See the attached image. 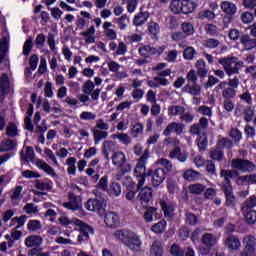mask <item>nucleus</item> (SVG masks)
Returning a JSON list of instances; mask_svg holds the SVG:
<instances>
[{
  "label": "nucleus",
  "mask_w": 256,
  "mask_h": 256,
  "mask_svg": "<svg viewBox=\"0 0 256 256\" xmlns=\"http://www.w3.org/2000/svg\"><path fill=\"white\" fill-rule=\"evenodd\" d=\"M114 237L124 243L126 247L130 248L131 251H140L141 249V238L135 232L131 230H116Z\"/></svg>",
  "instance_id": "1"
},
{
  "label": "nucleus",
  "mask_w": 256,
  "mask_h": 256,
  "mask_svg": "<svg viewBox=\"0 0 256 256\" xmlns=\"http://www.w3.org/2000/svg\"><path fill=\"white\" fill-rule=\"evenodd\" d=\"M218 63L222 65L228 77H231V75H239V70L245 67V63L235 56L220 58Z\"/></svg>",
  "instance_id": "2"
},
{
  "label": "nucleus",
  "mask_w": 256,
  "mask_h": 256,
  "mask_svg": "<svg viewBox=\"0 0 256 256\" xmlns=\"http://www.w3.org/2000/svg\"><path fill=\"white\" fill-rule=\"evenodd\" d=\"M111 159L112 165L121 169L122 173H131L133 167H131V164H127V155H125V152L121 150L113 152Z\"/></svg>",
  "instance_id": "3"
},
{
  "label": "nucleus",
  "mask_w": 256,
  "mask_h": 256,
  "mask_svg": "<svg viewBox=\"0 0 256 256\" xmlns=\"http://www.w3.org/2000/svg\"><path fill=\"white\" fill-rule=\"evenodd\" d=\"M231 167L232 169H236V171H241L242 173H251L256 171V165L253 162L241 158L232 160Z\"/></svg>",
  "instance_id": "4"
},
{
  "label": "nucleus",
  "mask_w": 256,
  "mask_h": 256,
  "mask_svg": "<svg viewBox=\"0 0 256 256\" xmlns=\"http://www.w3.org/2000/svg\"><path fill=\"white\" fill-rule=\"evenodd\" d=\"M149 157H150V151L149 149H145L142 156L138 159V162L134 169L135 177L147 176V168L145 167V165H147V161L149 160Z\"/></svg>",
  "instance_id": "5"
},
{
  "label": "nucleus",
  "mask_w": 256,
  "mask_h": 256,
  "mask_svg": "<svg viewBox=\"0 0 256 256\" xmlns=\"http://www.w3.org/2000/svg\"><path fill=\"white\" fill-rule=\"evenodd\" d=\"M152 199H153V190L151 189V187L146 186L138 190L136 201L140 202V205L143 207V209H147Z\"/></svg>",
  "instance_id": "6"
},
{
  "label": "nucleus",
  "mask_w": 256,
  "mask_h": 256,
  "mask_svg": "<svg viewBox=\"0 0 256 256\" xmlns=\"http://www.w3.org/2000/svg\"><path fill=\"white\" fill-rule=\"evenodd\" d=\"M172 133L175 135H183L185 133V124L181 122H170L163 131L164 137H171Z\"/></svg>",
  "instance_id": "7"
},
{
  "label": "nucleus",
  "mask_w": 256,
  "mask_h": 256,
  "mask_svg": "<svg viewBox=\"0 0 256 256\" xmlns=\"http://www.w3.org/2000/svg\"><path fill=\"white\" fill-rule=\"evenodd\" d=\"M202 244L204 245V248L200 249L201 255H208L211 248L217 245V238L213 234L206 233L202 236Z\"/></svg>",
  "instance_id": "8"
},
{
  "label": "nucleus",
  "mask_w": 256,
  "mask_h": 256,
  "mask_svg": "<svg viewBox=\"0 0 256 256\" xmlns=\"http://www.w3.org/2000/svg\"><path fill=\"white\" fill-rule=\"evenodd\" d=\"M139 54L141 57H151L152 55H163L165 51V46L153 47L150 45H145L139 48Z\"/></svg>",
  "instance_id": "9"
},
{
  "label": "nucleus",
  "mask_w": 256,
  "mask_h": 256,
  "mask_svg": "<svg viewBox=\"0 0 256 256\" xmlns=\"http://www.w3.org/2000/svg\"><path fill=\"white\" fill-rule=\"evenodd\" d=\"M77 227L80 231V234L77 237V241L80 244L84 243V241H89V236L95 233L93 228L83 221L81 222V225H78Z\"/></svg>",
  "instance_id": "10"
},
{
  "label": "nucleus",
  "mask_w": 256,
  "mask_h": 256,
  "mask_svg": "<svg viewBox=\"0 0 256 256\" xmlns=\"http://www.w3.org/2000/svg\"><path fill=\"white\" fill-rule=\"evenodd\" d=\"M69 201L62 204L65 209H69L70 211H79L81 209V197L75 195L73 192H69L68 194Z\"/></svg>",
  "instance_id": "11"
},
{
  "label": "nucleus",
  "mask_w": 256,
  "mask_h": 256,
  "mask_svg": "<svg viewBox=\"0 0 256 256\" xmlns=\"http://www.w3.org/2000/svg\"><path fill=\"white\" fill-rule=\"evenodd\" d=\"M243 244L245 245V248L241 253V256H255V237L247 235L243 240Z\"/></svg>",
  "instance_id": "12"
},
{
  "label": "nucleus",
  "mask_w": 256,
  "mask_h": 256,
  "mask_svg": "<svg viewBox=\"0 0 256 256\" xmlns=\"http://www.w3.org/2000/svg\"><path fill=\"white\" fill-rule=\"evenodd\" d=\"M147 175L152 177L153 187H159L165 181V170L163 168H158L154 171L149 170Z\"/></svg>",
  "instance_id": "13"
},
{
  "label": "nucleus",
  "mask_w": 256,
  "mask_h": 256,
  "mask_svg": "<svg viewBox=\"0 0 256 256\" xmlns=\"http://www.w3.org/2000/svg\"><path fill=\"white\" fill-rule=\"evenodd\" d=\"M24 244L28 249H36L43 245V237L39 235H30L24 240Z\"/></svg>",
  "instance_id": "14"
},
{
  "label": "nucleus",
  "mask_w": 256,
  "mask_h": 256,
  "mask_svg": "<svg viewBox=\"0 0 256 256\" xmlns=\"http://www.w3.org/2000/svg\"><path fill=\"white\" fill-rule=\"evenodd\" d=\"M7 93H9V76L2 74L0 78V105L5 101Z\"/></svg>",
  "instance_id": "15"
},
{
  "label": "nucleus",
  "mask_w": 256,
  "mask_h": 256,
  "mask_svg": "<svg viewBox=\"0 0 256 256\" xmlns=\"http://www.w3.org/2000/svg\"><path fill=\"white\" fill-rule=\"evenodd\" d=\"M240 43L246 51H252V49L256 48V38H251L249 34H243L240 37Z\"/></svg>",
  "instance_id": "16"
},
{
  "label": "nucleus",
  "mask_w": 256,
  "mask_h": 256,
  "mask_svg": "<svg viewBox=\"0 0 256 256\" xmlns=\"http://www.w3.org/2000/svg\"><path fill=\"white\" fill-rule=\"evenodd\" d=\"M237 175L238 173L235 170L222 169L220 172V177H223L224 179L222 187H231V179H233V177H237Z\"/></svg>",
  "instance_id": "17"
},
{
  "label": "nucleus",
  "mask_w": 256,
  "mask_h": 256,
  "mask_svg": "<svg viewBox=\"0 0 256 256\" xmlns=\"http://www.w3.org/2000/svg\"><path fill=\"white\" fill-rule=\"evenodd\" d=\"M35 165L36 167H38V169H42L44 173H47V175H50V177H57V173L55 172V169H53V167L47 164V162H45L44 160L36 159Z\"/></svg>",
  "instance_id": "18"
},
{
  "label": "nucleus",
  "mask_w": 256,
  "mask_h": 256,
  "mask_svg": "<svg viewBox=\"0 0 256 256\" xmlns=\"http://www.w3.org/2000/svg\"><path fill=\"white\" fill-rule=\"evenodd\" d=\"M104 223L107 227H118L119 223H121L119 219V215L115 212H108L105 214Z\"/></svg>",
  "instance_id": "19"
},
{
  "label": "nucleus",
  "mask_w": 256,
  "mask_h": 256,
  "mask_svg": "<svg viewBox=\"0 0 256 256\" xmlns=\"http://www.w3.org/2000/svg\"><path fill=\"white\" fill-rule=\"evenodd\" d=\"M225 245L231 251H239L241 249V240L237 236L231 235L226 238Z\"/></svg>",
  "instance_id": "20"
},
{
  "label": "nucleus",
  "mask_w": 256,
  "mask_h": 256,
  "mask_svg": "<svg viewBox=\"0 0 256 256\" xmlns=\"http://www.w3.org/2000/svg\"><path fill=\"white\" fill-rule=\"evenodd\" d=\"M117 150V145L113 141H104L102 145V153L104 155V159L109 161V153H115Z\"/></svg>",
  "instance_id": "21"
},
{
  "label": "nucleus",
  "mask_w": 256,
  "mask_h": 256,
  "mask_svg": "<svg viewBox=\"0 0 256 256\" xmlns=\"http://www.w3.org/2000/svg\"><path fill=\"white\" fill-rule=\"evenodd\" d=\"M220 9L226 15H235L237 13V5L233 2L223 1L220 4Z\"/></svg>",
  "instance_id": "22"
},
{
  "label": "nucleus",
  "mask_w": 256,
  "mask_h": 256,
  "mask_svg": "<svg viewBox=\"0 0 256 256\" xmlns=\"http://www.w3.org/2000/svg\"><path fill=\"white\" fill-rule=\"evenodd\" d=\"M111 27H113V23L104 22L103 24L104 35L106 38L109 39V41H115V39H117V31H115V29Z\"/></svg>",
  "instance_id": "23"
},
{
  "label": "nucleus",
  "mask_w": 256,
  "mask_h": 256,
  "mask_svg": "<svg viewBox=\"0 0 256 256\" xmlns=\"http://www.w3.org/2000/svg\"><path fill=\"white\" fill-rule=\"evenodd\" d=\"M148 19H149L148 12H140L134 16L133 25H135V27H143V25L147 23Z\"/></svg>",
  "instance_id": "24"
},
{
  "label": "nucleus",
  "mask_w": 256,
  "mask_h": 256,
  "mask_svg": "<svg viewBox=\"0 0 256 256\" xmlns=\"http://www.w3.org/2000/svg\"><path fill=\"white\" fill-rule=\"evenodd\" d=\"M163 242L156 240L152 243L150 248V256H163Z\"/></svg>",
  "instance_id": "25"
},
{
  "label": "nucleus",
  "mask_w": 256,
  "mask_h": 256,
  "mask_svg": "<svg viewBox=\"0 0 256 256\" xmlns=\"http://www.w3.org/2000/svg\"><path fill=\"white\" fill-rule=\"evenodd\" d=\"M195 67L197 69V74L201 78L207 77V74L209 73V70L207 69V63H205V60L199 59L198 61H196Z\"/></svg>",
  "instance_id": "26"
},
{
  "label": "nucleus",
  "mask_w": 256,
  "mask_h": 256,
  "mask_svg": "<svg viewBox=\"0 0 256 256\" xmlns=\"http://www.w3.org/2000/svg\"><path fill=\"white\" fill-rule=\"evenodd\" d=\"M197 9V4L192 0H182V13L184 15H189Z\"/></svg>",
  "instance_id": "27"
},
{
  "label": "nucleus",
  "mask_w": 256,
  "mask_h": 256,
  "mask_svg": "<svg viewBox=\"0 0 256 256\" xmlns=\"http://www.w3.org/2000/svg\"><path fill=\"white\" fill-rule=\"evenodd\" d=\"M182 91L197 97V95H201V86L197 83H193L192 85L186 84Z\"/></svg>",
  "instance_id": "28"
},
{
  "label": "nucleus",
  "mask_w": 256,
  "mask_h": 256,
  "mask_svg": "<svg viewBox=\"0 0 256 256\" xmlns=\"http://www.w3.org/2000/svg\"><path fill=\"white\" fill-rule=\"evenodd\" d=\"M236 183L237 185H253V183H256V174L239 176Z\"/></svg>",
  "instance_id": "29"
},
{
  "label": "nucleus",
  "mask_w": 256,
  "mask_h": 256,
  "mask_svg": "<svg viewBox=\"0 0 256 256\" xmlns=\"http://www.w3.org/2000/svg\"><path fill=\"white\" fill-rule=\"evenodd\" d=\"M81 35L87 45L95 43V26H91L88 30L81 32Z\"/></svg>",
  "instance_id": "30"
},
{
  "label": "nucleus",
  "mask_w": 256,
  "mask_h": 256,
  "mask_svg": "<svg viewBox=\"0 0 256 256\" xmlns=\"http://www.w3.org/2000/svg\"><path fill=\"white\" fill-rule=\"evenodd\" d=\"M169 157L170 159H178L181 163H185V161H187V154L181 152V148L179 147L171 150Z\"/></svg>",
  "instance_id": "31"
},
{
  "label": "nucleus",
  "mask_w": 256,
  "mask_h": 256,
  "mask_svg": "<svg viewBox=\"0 0 256 256\" xmlns=\"http://www.w3.org/2000/svg\"><path fill=\"white\" fill-rule=\"evenodd\" d=\"M85 207L87 211H99L103 207V202L97 199H89Z\"/></svg>",
  "instance_id": "32"
},
{
  "label": "nucleus",
  "mask_w": 256,
  "mask_h": 256,
  "mask_svg": "<svg viewBox=\"0 0 256 256\" xmlns=\"http://www.w3.org/2000/svg\"><path fill=\"white\" fill-rule=\"evenodd\" d=\"M184 111H185V107H183V106L172 105V106L168 107L169 117H177V115H179V117H181V115H183Z\"/></svg>",
  "instance_id": "33"
},
{
  "label": "nucleus",
  "mask_w": 256,
  "mask_h": 256,
  "mask_svg": "<svg viewBox=\"0 0 256 256\" xmlns=\"http://www.w3.org/2000/svg\"><path fill=\"white\" fill-rule=\"evenodd\" d=\"M225 197H226V205L231 206L235 203V196L233 195V188L231 186L222 187Z\"/></svg>",
  "instance_id": "34"
},
{
  "label": "nucleus",
  "mask_w": 256,
  "mask_h": 256,
  "mask_svg": "<svg viewBox=\"0 0 256 256\" xmlns=\"http://www.w3.org/2000/svg\"><path fill=\"white\" fill-rule=\"evenodd\" d=\"M109 185V181L107 179V176H104L100 179L98 185H97V189L94 190V194L96 195V197H101L98 193L99 190L100 191H109V189L107 188Z\"/></svg>",
  "instance_id": "35"
},
{
  "label": "nucleus",
  "mask_w": 256,
  "mask_h": 256,
  "mask_svg": "<svg viewBox=\"0 0 256 256\" xmlns=\"http://www.w3.org/2000/svg\"><path fill=\"white\" fill-rule=\"evenodd\" d=\"M244 219L248 225H255L256 223V211L255 210H244L242 211Z\"/></svg>",
  "instance_id": "36"
},
{
  "label": "nucleus",
  "mask_w": 256,
  "mask_h": 256,
  "mask_svg": "<svg viewBox=\"0 0 256 256\" xmlns=\"http://www.w3.org/2000/svg\"><path fill=\"white\" fill-rule=\"evenodd\" d=\"M170 10L175 15H179V13H183V0H173L170 3Z\"/></svg>",
  "instance_id": "37"
},
{
  "label": "nucleus",
  "mask_w": 256,
  "mask_h": 256,
  "mask_svg": "<svg viewBox=\"0 0 256 256\" xmlns=\"http://www.w3.org/2000/svg\"><path fill=\"white\" fill-rule=\"evenodd\" d=\"M77 158L75 157H70L66 160V165H68L67 168V173L68 175H75V173H77Z\"/></svg>",
  "instance_id": "38"
},
{
  "label": "nucleus",
  "mask_w": 256,
  "mask_h": 256,
  "mask_svg": "<svg viewBox=\"0 0 256 256\" xmlns=\"http://www.w3.org/2000/svg\"><path fill=\"white\" fill-rule=\"evenodd\" d=\"M60 225H75V227H77L78 225H81V220L77 219V218H72L71 220H69L68 217L66 216H62L58 219Z\"/></svg>",
  "instance_id": "39"
},
{
  "label": "nucleus",
  "mask_w": 256,
  "mask_h": 256,
  "mask_svg": "<svg viewBox=\"0 0 256 256\" xmlns=\"http://www.w3.org/2000/svg\"><path fill=\"white\" fill-rule=\"evenodd\" d=\"M27 221V216L26 215H22L20 217H14L11 222H10V227H15L16 225V229H21V227H23V225H25V222Z\"/></svg>",
  "instance_id": "40"
},
{
  "label": "nucleus",
  "mask_w": 256,
  "mask_h": 256,
  "mask_svg": "<svg viewBox=\"0 0 256 256\" xmlns=\"http://www.w3.org/2000/svg\"><path fill=\"white\" fill-rule=\"evenodd\" d=\"M23 186H16L10 195L12 201H21L23 199Z\"/></svg>",
  "instance_id": "41"
},
{
  "label": "nucleus",
  "mask_w": 256,
  "mask_h": 256,
  "mask_svg": "<svg viewBox=\"0 0 256 256\" xmlns=\"http://www.w3.org/2000/svg\"><path fill=\"white\" fill-rule=\"evenodd\" d=\"M43 225L41 224V221L39 220H29L27 224L28 231H31L32 233H35L37 231H41Z\"/></svg>",
  "instance_id": "42"
},
{
  "label": "nucleus",
  "mask_w": 256,
  "mask_h": 256,
  "mask_svg": "<svg viewBox=\"0 0 256 256\" xmlns=\"http://www.w3.org/2000/svg\"><path fill=\"white\" fill-rule=\"evenodd\" d=\"M222 97L224 100L235 99V97H237V91L229 86L227 88H224V90L222 91Z\"/></svg>",
  "instance_id": "43"
},
{
  "label": "nucleus",
  "mask_w": 256,
  "mask_h": 256,
  "mask_svg": "<svg viewBox=\"0 0 256 256\" xmlns=\"http://www.w3.org/2000/svg\"><path fill=\"white\" fill-rule=\"evenodd\" d=\"M240 21H242L244 25H249V23H253V21H255V15L249 11H245L240 14Z\"/></svg>",
  "instance_id": "44"
},
{
  "label": "nucleus",
  "mask_w": 256,
  "mask_h": 256,
  "mask_svg": "<svg viewBox=\"0 0 256 256\" xmlns=\"http://www.w3.org/2000/svg\"><path fill=\"white\" fill-rule=\"evenodd\" d=\"M160 207L162 211H164V214L168 217H171L173 215V211L175 210L173 205L168 204L165 200H160Z\"/></svg>",
  "instance_id": "45"
},
{
  "label": "nucleus",
  "mask_w": 256,
  "mask_h": 256,
  "mask_svg": "<svg viewBox=\"0 0 256 256\" xmlns=\"http://www.w3.org/2000/svg\"><path fill=\"white\" fill-rule=\"evenodd\" d=\"M116 23L121 31H125L129 25V16H127V14L122 15L120 18L116 19Z\"/></svg>",
  "instance_id": "46"
},
{
  "label": "nucleus",
  "mask_w": 256,
  "mask_h": 256,
  "mask_svg": "<svg viewBox=\"0 0 256 256\" xmlns=\"http://www.w3.org/2000/svg\"><path fill=\"white\" fill-rule=\"evenodd\" d=\"M148 31L151 35L157 37V35H159L161 32V26H159V24L155 21H150L148 23Z\"/></svg>",
  "instance_id": "47"
},
{
  "label": "nucleus",
  "mask_w": 256,
  "mask_h": 256,
  "mask_svg": "<svg viewBox=\"0 0 256 256\" xmlns=\"http://www.w3.org/2000/svg\"><path fill=\"white\" fill-rule=\"evenodd\" d=\"M210 159L213 161H223V151L219 146L210 150Z\"/></svg>",
  "instance_id": "48"
},
{
  "label": "nucleus",
  "mask_w": 256,
  "mask_h": 256,
  "mask_svg": "<svg viewBox=\"0 0 256 256\" xmlns=\"http://www.w3.org/2000/svg\"><path fill=\"white\" fill-rule=\"evenodd\" d=\"M109 195L112 197H119L121 195V185L117 182H113L108 190Z\"/></svg>",
  "instance_id": "49"
},
{
  "label": "nucleus",
  "mask_w": 256,
  "mask_h": 256,
  "mask_svg": "<svg viewBox=\"0 0 256 256\" xmlns=\"http://www.w3.org/2000/svg\"><path fill=\"white\" fill-rule=\"evenodd\" d=\"M95 90V83L91 80H87L82 85V91L85 95H91L93 91Z\"/></svg>",
  "instance_id": "50"
},
{
  "label": "nucleus",
  "mask_w": 256,
  "mask_h": 256,
  "mask_svg": "<svg viewBox=\"0 0 256 256\" xmlns=\"http://www.w3.org/2000/svg\"><path fill=\"white\" fill-rule=\"evenodd\" d=\"M44 153H45L46 159L48 161H51L53 163V165H55L56 167H59V162L57 161V156H55V153H53V150H51L49 148H45Z\"/></svg>",
  "instance_id": "51"
},
{
  "label": "nucleus",
  "mask_w": 256,
  "mask_h": 256,
  "mask_svg": "<svg viewBox=\"0 0 256 256\" xmlns=\"http://www.w3.org/2000/svg\"><path fill=\"white\" fill-rule=\"evenodd\" d=\"M157 215V208L155 207H150L146 210L144 213V219L146 223H153V216Z\"/></svg>",
  "instance_id": "52"
},
{
  "label": "nucleus",
  "mask_w": 256,
  "mask_h": 256,
  "mask_svg": "<svg viewBox=\"0 0 256 256\" xmlns=\"http://www.w3.org/2000/svg\"><path fill=\"white\" fill-rule=\"evenodd\" d=\"M93 135H94V143L95 145H97V143H99V141H102V139H107V137L109 136V133L102 130H94Z\"/></svg>",
  "instance_id": "53"
},
{
  "label": "nucleus",
  "mask_w": 256,
  "mask_h": 256,
  "mask_svg": "<svg viewBox=\"0 0 256 256\" xmlns=\"http://www.w3.org/2000/svg\"><path fill=\"white\" fill-rule=\"evenodd\" d=\"M20 155L22 159H24V161H27V163H29V161H33V159L35 158V151L33 150V147H27L25 155L23 154V152H21Z\"/></svg>",
  "instance_id": "54"
},
{
  "label": "nucleus",
  "mask_w": 256,
  "mask_h": 256,
  "mask_svg": "<svg viewBox=\"0 0 256 256\" xmlns=\"http://www.w3.org/2000/svg\"><path fill=\"white\" fill-rule=\"evenodd\" d=\"M256 207V198L251 196L243 205L242 211H254L253 208Z\"/></svg>",
  "instance_id": "55"
},
{
  "label": "nucleus",
  "mask_w": 256,
  "mask_h": 256,
  "mask_svg": "<svg viewBox=\"0 0 256 256\" xmlns=\"http://www.w3.org/2000/svg\"><path fill=\"white\" fill-rule=\"evenodd\" d=\"M143 129H144L143 123L141 122L136 123L131 129L132 137L137 138L139 137V135H143Z\"/></svg>",
  "instance_id": "56"
},
{
  "label": "nucleus",
  "mask_w": 256,
  "mask_h": 256,
  "mask_svg": "<svg viewBox=\"0 0 256 256\" xmlns=\"http://www.w3.org/2000/svg\"><path fill=\"white\" fill-rule=\"evenodd\" d=\"M165 227H167V222L165 220H161L152 226V231L154 233L161 234L165 232Z\"/></svg>",
  "instance_id": "57"
},
{
  "label": "nucleus",
  "mask_w": 256,
  "mask_h": 256,
  "mask_svg": "<svg viewBox=\"0 0 256 256\" xmlns=\"http://www.w3.org/2000/svg\"><path fill=\"white\" fill-rule=\"evenodd\" d=\"M189 189H190V193L194 195H201V193L205 191V185L196 183V184L190 185Z\"/></svg>",
  "instance_id": "58"
},
{
  "label": "nucleus",
  "mask_w": 256,
  "mask_h": 256,
  "mask_svg": "<svg viewBox=\"0 0 256 256\" xmlns=\"http://www.w3.org/2000/svg\"><path fill=\"white\" fill-rule=\"evenodd\" d=\"M79 117L81 121H95V119H97V114L89 111H83Z\"/></svg>",
  "instance_id": "59"
},
{
  "label": "nucleus",
  "mask_w": 256,
  "mask_h": 256,
  "mask_svg": "<svg viewBox=\"0 0 256 256\" xmlns=\"http://www.w3.org/2000/svg\"><path fill=\"white\" fill-rule=\"evenodd\" d=\"M183 177L186 181H195L199 177V172L189 169L184 172Z\"/></svg>",
  "instance_id": "60"
},
{
  "label": "nucleus",
  "mask_w": 256,
  "mask_h": 256,
  "mask_svg": "<svg viewBox=\"0 0 256 256\" xmlns=\"http://www.w3.org/2000/svg\"><path fill=\"white\" fill-rule=\"evenodd\" d=\"M197 112L200 113V115H204L205 117H212L213 115V109L205 105L199 106Z\"/></svg>",
  "instance_id": "61"
},
{
  "label": "nucleus",
  "mask_w": 256,
  "mask_h": 256,
  "mask_svg": "<svg viewBox=\"0 0 256 256\" xmlns=\"http://www.w3.org/2000/svg\"><path fill=\"white\" fill-rule=\"evenodd\" d=\"M199 19H208V20H213L215 19V12L211 10H203L200 11L198 14Z\"/></svg>",
  "instance_id": "62"
},
{
  "label": "nucleus",
  "mask_w": 256,
  "mask_h": 256,
  "mask_svg": "<svg viewBox=\"0 0 256 256\" xmlns=\"http://www.w3.org/2000/svg\"><path fill=\"white\" fill-rule=\"evenodd\" d=\"M15 142L12 140H5L2 142L0 151H13L15 149Z\"/></svg>",
  "instance_id": "63"
},
{
  "label": "nucleus",
  "mask_w": 256,
  "mask_h": 256,
  "mask_svg": "<svg viewBox=\"0 0 256 256\" xmlns=\"http://www.w3.org/2000/svg\"><path fill=\"white\" fill-rule=\"evenodd\" d=\"M219 45V40L215 38H209L204 42V47H207L208 49H217Z\"/></svg>",
  "instance_id": "64"
}]
</instances>
